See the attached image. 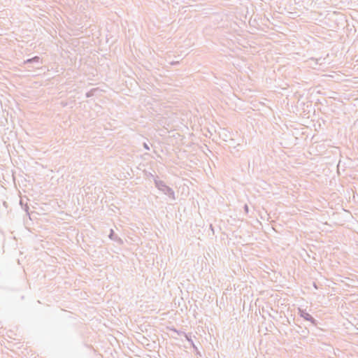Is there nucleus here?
<instances>
[{"label": "nucleus", "mask_w": 358, "mask_h": 358, "mask_svg": "<svg viewBox=\"0 0 358 358\" xmlns=\"http://www.w3.org/2000/svg\"><path fill=\"white\" fill-rule=\"evenodd\" d=\"M40 58L37 56L34 57L31 59H27L25 62L26 63H31V62H38L39 61Z\"/></svg>", "instance_id": "nucleus-1"}, {"label": "nucleus", "mask_w": 358, "mask_h": 358, "mask_svg": "<svg viewBox=\"0 0 358 358\" xmlns=\"http://www.w3.org/2000/svg\"><path fill=\"white\" fill-rule=\"evenodd\" d=\"M143 147L146 149V150H149L150 148L148 146V145L145 143H143Z\"/></svg>", "instance_id": "nucleus-2"}, {"label": "nucleus", "mask_w": 358, "mask_h": 358, "mask_svg": "<svg viewBox=\"0 0 358 358\" xmlns=\"http://www.w3.org/2000/svg\"><path fill=\"white\" fill-rule=\"evenodd\" d=\"M92 95V92H87V93L86 94V96H87V97H90V96H91Z\"/></svg>", "instance_id": "nucleus-3"}]
</instances>
